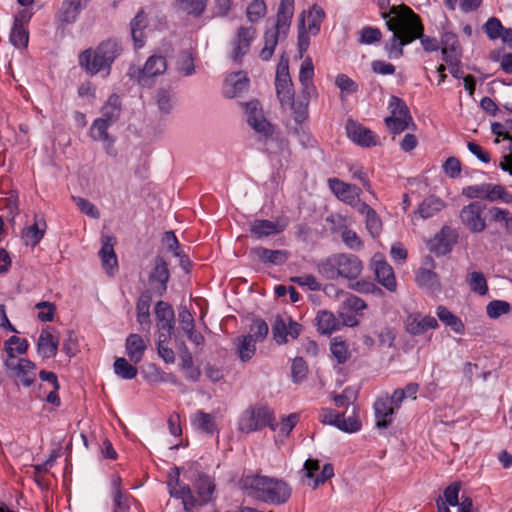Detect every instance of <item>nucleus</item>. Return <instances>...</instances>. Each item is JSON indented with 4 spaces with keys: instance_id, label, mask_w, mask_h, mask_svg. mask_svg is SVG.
Instances as JSON below:
<instances>
[{
    "instance_id": "obj_1",
    "label": "nucleus",
    "mask_w": 512,
    "mask_h": 512,
    "mask_svg": "<svg viewBox=\"0 0 512 512\" xmlns=\"http://www.w3.org/2000/svg\"><path fill=\"white\" fill-rule=\"evenodd\" d=\"M392 17L385 19L387 28L393 32L385 50L390 59H398L403 55V47L416 40L423 32L421 18L411 8L402 4L390 8Z\"/></svg>"
},
{
    "instance_id": "obj_2",
    "label": "nucleus",
    "mask_w": 512,
    "mask_h": 512,
    "mask_svg": "<svg viewBox=\"0 0 512 512\" xmlns=\"http://www.w3.org/2000/svg\"><path fill=\"white\" fill-rule=\"evenodd\" d=\"M194 495L191 487L180 480L179 472L174 479L168 483V492L172 498L181 500L183 509L192 512L194 509L203 507L216 499V484L213 476L206 473H199L193 482Z\"/></svg>"
},
{
    "instance_id": "obj_3",
    "label": "nucleus",
    "mask_w": 512,
    "mask_h": 512,
    "mask_svg": "<svg viewBox=\"0 0 512 512\" xmlns=\"http://www.w3.org/2000/svg\"><path fill=\"white\" fill-rule=\"evenodd\" d=\"M123 48L116 39L102 41L95 49L88 48L78 55L79 66L90 76L104 72L108 76Z\"/></svg>"
},
{
    "instance_id": "obj_4",
    "label": "nucleus",
    "mask_w": 512,
    "mask_h": 512,
    "mask_svg": "<svg viewBox=\"0 0 512 512\" xmlns=\"http://www.w3.org/2000/svg\"><path fill=\"white\" fill-rule=\"evenodd\" d=\"M242 482L249 496L266 503L283 504L291 496L288 485L275 478L248 475Z\"/></svg>"
},
{
    "instance_id": "obj_5",
    "label": "nucleus",
    "mask_w": 512,
    "mask_h": 512,
    "mask_svg": "<svg viewBox=\"0 0 512 512\" xmlns=\"http://www.w3.org/2000/svg\"><path fill=\"white\" fill-rule=\"evenodd\" d=\"M363 270L362 261L354 254L336 253L320 261L317 271L327 280L357 279Z\"/></svg>"
},
{
    "instance_id": "obj_6",
    "label": "nucleus",
    "mask_w": 512,
    "mask_h": 512,
    "mask_svg": "<svg viewBox=\"0 0 512 512\" xmlns=\"http://www.w3.org/2000/svg\"><path fill=\"white\" fill-rule=\"evenodd\" d=\"M238 430L242 433H252L269 427L275 431L278 427L273 410L264 404H256L245 409L239 420Z\"/></svg>"
},
{
    "instance_id": "obj_7",
    "label": "nucleus",
    "mask_w": 512,
    "mask_h": 512,
    "mask_svg": "<svg viewBox=\"0 0 512 512\" xmlns=\"http://www.w3.org/2000/svg\"><path fill=\"white\" fill-rule=\"evenodd\" d=\"M318 418L321 423L335 426L346 433L358 432L362 426L355 406H353L352 415L348 417H345V413L336 412L331 408H322Z\"/></svg>"
},
{
    "instance_id": "obj_8",
    "label": "nucleus",
    "mask_w": 512,
    "mask_h": 512,
    "mask_svg": "<svg viewBox=\"0 0 512 512\" xmlns=\"http://www.w3.org/2000/svg\"><path fill=\"white\" fill-rule=\"evenodd\" d=\"M303 327L290 316L277 314L272 323V335L279 345L286 344L291 339H297L302 333Z\"/></svg>"
},
{
    "instance_id": "obj_9",
    "label": "nucleus",
    "mask_w": 512,
    "mask_h": 512,
    "mask_svg": "<svg viewBox=\"0 0 512 512\" xmlns=\"http://www.w3.org/2000/svg\"><path fill=\"white\" fill-rule=\"evenodd\" d=\"M485 208V204L480 201L463 206L459 215L463 226L472 233L484 231L486 228V220L483 215Z\"/></svg>"
},
{
    "instance_id": "obj_10",
    "label": "nucleus",
    "mask_w": 512,
    "mask_h": 512,
    "mask_svg": "<svg viewBox=\"0 0 512 512\" xmlns=\"http://www.w3.org/2000/svg\"><path fill=\"white\" fill-rule=\"evenodd\" d=\"M244 107L249 126L263 137H271L274 126L265 118L260 102L253 100L245 103Z\"/></svg>"
},
{
    "instance_id": "obj_11",
    "label": "nucleus",
    "mask_w": 512,
    "mask_h": 512,
    "mask_svg": "<svg viewBox=\"0 0 512 512\" xmlns=\"http://www.w3.org/2000/svg\"><path fill=\"white\" fill-rule=\"evenodd\" d=\"M155 318L158 328V337L162 341H170L175 327V313L170 304L158 301L155 305Z\"/></svg>"
},
{
    "instance_id": "obj_12",
    "label": "nucleus",
    "mask_w": 512,
    "mask_h": 512,
    "mask_svg": "<svg viewBox=\"0 0 512 512\" xmlns=\"http://www.w3.org/2000/svg\"><path fill=\"white\" fill-rule=\"evenodd\" d=\"M256 37V28L253 26H241L238 28L231 42V58L234 62L241 63L242 58L249 52L252 42Z\"/></svg>"
},
{
    "instance_id": "obj_13",
    "label": "nucleus",
    "mask_w": 512,
    "mask_h": 512,
    "mask_svg": "<svg viewBox=\"0 0 512 512\" xmlns=\"http://www.w3.org/2000/svg\"><path fill=\"white\" fill-rule=\"evenodd\" d=\"M275 88L282 106H285V102H290L293 99L294 89L287 61H280L277 66Z\"/></svg>"
},
{
    "instance_id": "obj_14",
    "label": "nucleus",
    "mask_w": 512,
    "mask_h": 512,
    "mask_svg": "<svg viewBox=\"0 0 512 512\" xmlns=\"http://www.w3.org/2000/svg\"><path fill=\"white\" fill-rule=\"evenodd\" d=\"M47 230V222L42 214H35L33 223L25 226L21 232L20 237L25 246L32 248L36 247L44 238Z\"/></svg>"
},
{
    "instance_id": "obj_15",
    "label": "nucleus",
    "mask_w": 512,
    "mask_h": 512,
    "mask_svg": "<svg viewBox=\"0 0 512 512\" xmlns=\"http://www.w3.org/2000/svg\"><path fill=\"white\" fill-rule=\"evenodd\" d=\"M458 234L449 226H444L429 242V249L436 255L450 253L457 243Z\"/></svg>"
},
{
    "instance_id": "obj_16",
    "label": "nucleus",
    "mask_w": 512,
    "mask_h": 512,
    "mask_svg": "<svg viewBox=\"0 0 512 512\" xmlns=\"http://www.w3.org/2000/svg\"><path fill=\"white\" fill-rule=\"evenodd\" d=\"M346 132L349 139L359 146L372 147L378 143V136L373 131L354 120L347 121Z\"/></svg>"
},
{
    "instance_id": "obj_17",
    "label": "nucleus",
    "mask_w": 512,
    "mask_h": 512,
    "mask_svg": "<svg viewBox=\"0 0 512 512\" xmlns=\"http://www.w3.org/2000/svg\"><path fill=\"white\" fill-rule=\"evenodd\" d=\"M287 225V220L274 222L266 219H255L250 223L249 231L255 239H262L282 233Z\"/></svg>"
},
{
    "instance_id": "obj_18",
    "label": "nucleus",
    "mask_w": 512,
    "mask_h": 512,
    "mask_svg": "<svg viewBox=\"0 0 512 512\" xmlns=\"http://www.w3.org/2000/svg\"><path fill=\"white\" fill-rule=\"evenodd\" d=\"M438 322L435 317L420 313H411L406 317L405 329L412 336H420L429 329L438 328Z\"/></svg>"
},
{
    "instance_id": "obj_19",
    "label": "nucleus",
    "mask_w": 512,
    "mask_h": 512,
    "mask_svg": "<svg viewBox=\"0 0 512 512\" xmlns=\"http://www.w3.org/2000/svg\"><path fill=\"white\" fill-rule=\"evenodd\" d=\"M12 371L18 379V384L30 387L36 380V364L27 358H20L12 363V366H5Z\"/></svg>"
},
{
    "instance_id": "obj_20",
    "label": "nucleus",
    "mask_w": 512,
    "mask_h": 512,
    "mask_svg": "<svg viewBox=\"0 0 512 512\" xmlns=\"http://www.w3.org/2000/svg\"><path fill=\"white\" fill-rule=\"evenodd\" d=\"M328 186L337 199L347 205H350L362 193L358 186L346 183L338 178H329Z\"/></svg>"
},
{
    "instance_id": "obj_21",
    "label": "nucleus",
    "mask_w": 512,
    "mask_h": 512,
    "mask_svg": "<svg viewBox=\"0 0 512 512\" xmlns=\"http://www.w3.org/2000/svg\"><path fill=\"white\" fill-rule=\"evenodd\" d=\"M169 278L170 273L166 261L162 257H157L154 268L149 276L152 289L162 296L167 290Z\"/></svg>"
},
{
    "instance_id": "obj_22",
    "label": "nucleus",
    "mask_w": 512,
    "mask_h": 512,
    "mask_svg": "<svg viewBox=\"0 0 512 512\" xmlns=\"http://www.w3.org/2000/svg\"><path fill=\"white\" fill-rule=\"evenodd\" d=\"M167 69L166 59L160 55L150 56L144 67L139 69L138 82L142 85H149V79L164 73Z\"/></svg>"
},
{
    "instance_id": "obj_23",
    "label": "nucleus",
    "mask_w": 512,
    "mask_h": 512,
    "mask_svg": "<svg viewBox=\"0 0 512 512\" xmlns=\"http://www.w3.org/2000/svg\"><path fill=\"white\" fill-rule=\"evenodd\" d=\"M374 415L376 426L380 429L388 428L393 422L395 407L392 405L389 395L378 398L374 403Z\"/></svg>"
},
{
    "instance_id": "obj_24",
    "label": "nucleus",
    "mask_w": 512,
    "mask_h": 512,
    "mask_svg": "<svg viewBox=\"0 0 512 512\" xmlns=\"http://www.w3.org/2000/svg\"><path fill=\"white\" fill-rule=\"evenodd\" d=\"M251 254L254 255L262 264H270L281 266L289 258V252L286 250H272L262 246L251 249Z\"/></svg>"
},
{
    "instance_id": "obj_25",
    "label": "nucleus",
    "mask_w": 512,
    "mask_h": 512,
    "mask_svg": "<svg viewBox=\"0 0 512 512\" xmlns=\"http://www.w3.org/2000/svg\"><path fill=\"white\" fill-rule=\"evenodd\" d=\"M59 338L53 336L48 329H43L37 341V353L44 359L53 358L57 355Z\"/></svg>"
},
{
    "instance_id": "obj_26",
    "label": "nucleus",
    "mask_w": 512,
    "mask_h": 512,
    "mask_svg": "<svg viewBox=\"0 0 512 512\" xmlns=\"http://www.w3.org/2000/svg\"><path fill=\"white\" fill-rule=\"evenodd\" d=\"M29 349V342L27 339L20 338L18 336L9 337L4 343V350L7 354V358L4 361L5 366H12V363L19 360L16 354H26Z\"/></svg>"
},
{
    "instance_id": "obj_27",
    "label": "nucleus",
    "mask_w": 512,
    "mask_h": 512,
    "mask_svg": "<svg viewBox=\"0 0 512 512\" xmlns=\"http://www.w3.org/2000/svg\"><path fill=\"white\" fill-rule=\"evenodd\" d=\"M116 242V238L112 235L102 237V247L99 251V256L102 266L107 272L118 266L117 256L114 251Z\"/></svg>"
},
{
    "instance_id": "obj_28",
    "label": "nucleus",
    "mask_w": 512,
    "mask_h": 512,
    "mask_svg": "<svg viewBox=\"0 0 512 512\" xmlns=\"http://www.w3.org/2000/svg\"><path fill=\"white\" fill-rule=\"evenodd\" d=\"M90 0H63L59 10V20L63 23H74L80 12L86 8Z\"/></svg>"
},
{
    "instance_id": "obj_29",
    "label": "nucleus",
    "mask_w": 512,
    "mask_h": 512,
    "mask_svg": "<svg viewBox=\"0 0 512 512\" xmlns=\"http://www.w3.org/2000/svg\"><path fill=\"white\" fill-rule=\"evenodd\" d=\"M294 3V0H280L278 6L275 27L282 31L283 37H286L289 32L294 15Z\"/></svg>"
},
{
    "instance_id": "obj_30",
    "label": "nucleus",
    "mask_w": 512,
    "mask_h": 512,
    "mask_svg": "<svg viewBox=\"0 0 512 512\" xmlns=\"http://www.w3.org/2000/svg\"><path fill=\"white\" fill-rule=\"evenodd\" d=\"M377 281L387 290H396L397 283L392 267L384 260L373 261Z\"/></svg>"
},
{
    "instance_id": "obj_31",
    "label": "nucleus",
    "mask_w": 512,
    "mask_h": 512,
    "mask_svg": "<svg viewBox=\"0 0 512 512\" xmlns=\"http://www.w3.org/2000/svg\"><path fill=\"white\" fill-rule=\"evenodd\" d=\"M152 302V294L146 290L141 293L137 303V322L139 323L142 331H148L151 327L150 319V306Z\"/></svg>"
},
{
    "instance_id": "obj_32",
    "label": "nucleus",
    "mask_w": 512,
    "mask_h": 512,
    "mask_svg": "<svg viewBox=\"0 0 512 512\" xmlns=\"http://www.w3.org/2000/svg\"><path fill=\"white\" fill-rule=\"evenodd\" d=\"M146 349L147 345L139 334L132 333L126 338V354L134 364H138L143 359Z\"/></svg>"
},
{
    "instance_id": "obj_33",
    "label": "nucleus",
    "mask_w": 512,
    "mask_h": 512,
    "mask_svg": "<svg viewBox=\"0 0 512 512\" xmlns=\"http://www.w3.org/2000/svg\"><path fill=\"white\" fill-rule=\"evenodd\" d=\"M249 86V79L246 74L242 72L230 74L224 85V95L228 98H234L247 90Z\"/></svg>"
},
{
    "instance_id": "obj_34",
    "label": "nucleus",
    "mask_w": 512,
    "mask_h": 512,
    "mask_svg": "<svg viewBox=\"0 0 512 512\" xmlns=\"http://www.w3.org/2000/svg\"><path fill=\"white\" fill-rule=\"evenodd\" d=\"M315 323L317 331L323 335H330L340 329V320L330 311H318Z\"/></svg>"
},
{
    "instance_id": "obj_35",
    "label": "nucleus",
    "mask_w": 512,
    "mask_h": 512,
    "mask_svg": "<svg viewBox=\"0 0 512 512\" xmlns=\"http://www.w3.org/2000/svg\"><path fill=\"white\" fill-rule=\"evenodd\" d=\"M313 77L314 65L311 58L308 57L303 60L299 71V81L302 85V92L306 95H314L316 93Z\"/></svg>"
},
{
    "instance_id": "obj_36",
    "label": "nucleus",
    "mask_w": 512,
    "mask_h": 512,
    "mask_svg": "<svg viewBox=\"0 0 512 512\" xmlns=\"http://www.w3.org/2000/svg\"><path fill=\"white\" fill-rule=\"evenodd\" d=\"M312 95H306L301 91V96L295 100L294 98L290 102H285V105H289L293 119L297 124H302L308 118V106Z\"/></svg>"
},
{
    "instance_id": "obj_37",
    "label": "nucleus",
    "mask_w": 512,
    "mask_h": 512,
    "mask_svg": "<svg viewBox=\"0 0 512 512\" xmlns=\"http://www.w3.org/2000/svg\"><path fill=\"white\" fill-rule=\"evenodd\" d=\"M122 110L121 99L119 95L112 94L101 108V119L114 124L118 121Z\"/></svg>"
},
{
    "instance_id": "obj_38",
    "label": "nucleus",
    "mask_w": 512,
    "mask_h": 512,
    "mask_svg": "<svg viewBox=\"0 0 512 512\" xmlns=\"http://www.w3.org/2000/svg\"><path fill=\"white\" fill-rule=\"evenodd\" d=\"M445 208V202L434 195L426 197L418 206L417 213L423 219H428L438 214Z\"/></svg>"
},
{
    "instance_id": "obj_39",
    "label": "nucleus",
    "mask_w": 512,
    "mask_h": 512,
    "mask_svg": "<svg viewBox=\"0 0 512 512\" xmlns=\"http://www.w3.org/2000/svg\"><path fill=\"white\" fill-rule=\"evenodd\" d=\"M281 38L284 39L285 37H283L282 31L278 30L277 27L267 30L264 34V47L261 49L259 57L264 61H268L272 57Z\"/></svg>"
},
{
    "instance_id": "obj_40",
    "label": "nucleus",
    "mask_w": 512,
    "mask_h": 512,
    "mask_svg": "<svg viewBox=\"0 0 512 512\" xmlns=\"http://www.w3.org/2000/svg\"><path fill=\"white\" fill-rule=\"evenodd\" d=\"M130 27L135 47H143L145 39L144 30L147 27V16L143 11L138 12L137 15L131 20Z\"/></svg>"
},
{
    "instance_id": "obj_41",
    "label": "nucleus",
    "mask_w": 512,
    "mask_h": 512,
    "mask_svg": "<svg viewBox=\"0 0 512 512\" xmlns=\"http://www.w3.org/2000/svg\"><path fill=\"white\" fill-rule=\"evenodd\" d=\"M191 423L192 425L196 426L199 430L209 435H213L215 432H217L215 417L202 410H198L191 417Z\"/></svg>"
},
{
    "instance_id": "obj_42",
    "label": "nucleus",
    "mask_w": 512,
    "mask_h": 512,
    "mask_svg": "<svg viewBox=\"0 0 512 512\" xmlns=\"http://www.w3.org/2000/svg\"><path fill=\"white\" fill-rule=\"evenodd\" d=\"M436 315L441 322L450 327L455 333L463 334L464 324L462 320L453 314L448 308L442 305L438 306L436 309Z\"/></svg>"
},
{
    "instance_id": "obj_43",
    "label": "nucleus",
    "mask_w": 512,
    "mask_h": 512,
    "mask_svg": "<svg viewBox=\"0 0 512 512\" xmlns=\"http://www.w3.org/2000/svg\"><path fill=\"white\" fill-rule=\"evenodd\" d=\"M416 283L419 287L430 291L440 289V281L437 273L430 269L420 268L416 274Z\"/></svg>"
},
{
    "instance_id": "obj_44",
    "label": "nucleus",
    "mask_w": 512,
    "mask_h": 512,
    "mask_svg": "<svg viewBox=\"0 0 512 512\" xmlns=\"http://www.w3.org/2000/svg\"><path fill=\"white\" fill-rule=\"evenodd\" d=\"M19 197L18 192L11 190L8 196L0 200V205L6 211L7 219L10 223H14L16 217L19 215Z\"/></svg>"
},
{
    "instance_id": "obj_45",
    "label": "nucleus",
    "mask_w": 512,
    "mask_h": 512,
    "mask_svg": "<svg viewBox=\"0 0 512 512\" xmlns=\"http://www.w3.org/2000/svg\"><path fill=\"white\" fill-rule=\"evenodd\" d=\"M486 200L490 202L501 201L512 204V193L503 185L487 183Z\"/></svg>"
},
{
    "instance_id": "obj_46",
    "label": "nucleus",
    "mask_w": 512,
    "mask_h": 512,
    "mask_svg": "<svg viewBox=\"0 0 512 512\" xmlns=\"http://www.w3.org/2000/svg\"><path fill=\"white\" fill-rule=\"evenodd\" d=\"M112 124L105 121L104 119L97 118L93 121L90 128V135L96 141L102 142H114V139L108 134V128Z\"/></svg>"
},
{
    "instance_id": "obj_47",
    "label": "nucleus",
    "mask_w": 512,
    "mask_h": 512,
    "mask_svg": "<svg viewBox=\"0 0 512 512\" xmlns=\"http://www.w3.org/2000/svg\"><path fill=\"white\" fill-rule=\"evenodd\" d=\"M324 17V10L318 5H313L307 14V19L305 20L307 21V31L312 35L318 34Z\"/></svg>"
},
{
    "instance_id": "obj_48",
    "label": "nucleus",
    "mask_w": 512,
    "mask_h": 512,
    "mask_svg": "<svg viewBox=\"0 0 512 512\" xmlns=\"http://www.w3.org/2000/svg\"><path fill=\"white\" fill-rule=\"evenodd\" d=\"M115 374L125 380L134 379L137 376V368L130 364L124 357L116 358L113 364Z\"/></svg>"
},
{
    "instance_id": "obj_49",
    "label": "nucleus",
    "mask_w": 512,
    "mask_h": 512,
    "mask_svg": "<svg viewBox=\"0 0 512 512\" xmlns=\"http://www.w3.org/2000/svg\"><path fill=\"white\" fill-rule=\"evenodd\" d=\"M330 351L338 364H344L350 358L348 344L341 337H335L331 341Z\"/></svg>"
},
{
    "instance_id": "obj_50",
    "label": "nucleus",
    "mask_w": 512,
    "mask_h": 512,
    "mask_svg": "<svg viewBox=\"0 0 512 512\" xmlns=\"http://www.w3.org/2000/svg\"><path fill=\"white\" fill-rule=\"evenodd\" d=\"M452 42L449 44L448 39L445 41L444 46L441 49L442 59L446 64L455 63L461 60V52L459 49V42L455 36H451Z\"/></svg>"
},
{
    "instance_id": "obj_51",
    "label": "nucleus",
    "mask_w": 512,
    "mask_h": 512,
    "mask_svg": "<svg viewBox=\"0 0 512 512\" xmlns=\"http://www.w3.org/2000/svg\"><path fill=\"white\" fill-rule=\"evenodd\" d=\"M466 282L471 291L484 296L488 293V284L482 272L473 271L468 274Z\"/></svg>"
},
{
    "instance_id": "obj_52",
    "label": "nucleus",
    "mask_w": 512,
    "mask_h": 512,
    "mask_svg": "<svg viewBox=\"0 0 512 512\" xmlns=\"http://www.w3.org/2000/svg\"><path fill=\"white\" fill-rule=\"evenodd\" d=\"M238 356L243 361H249L256 352V341L252 335H246L239 338V344L237 347Z\"/></svg>"
},
{
    "instance_id": "obj_53",
    "label": "nucleus",
    "mask_w": 512,
    "mask_h": 512,
    "mask_svg": "<svg viewBox=\"0 0 512 512\" xmlns=\"http://www.w3.org/2000/svg\"><path fill=\"white\" fill-rule=\"evenodd\" d=\"M10 43L16 48H26L29 42V32L22 24H13L10 36Z\"/></svg>"
},
{
    "instance_id": "obj_54",
    "label": "nucleus",
    "mask_w": 512,
    "mask_h": 512,
    "mask_svg": "<svg viewBox=\"0 0 512 512\" xmlns=\"http://www.w3.org/2000/svg\"><path fill=\"white\" fill-rule=\"evenodd\" d=\"M181 369L185 372L186 379L190 381H197L200 378L201 372L199 368L194 366L193 357L186 349L180 356Z\"/></svg>"
},
{
    "instance_id": "obj_55",
    "label": "nucleus",
    "mask_w": 512,
    "mask_h": 512,
    "mask_svg": "<svg viewBox=\"0 0 512 512\" xmlns=\"http://www.w3.org/2000/svg\"><path fill=\"white\" fill-rule=\"evenodd\" d=\"M388 109L390 111V116L404 117L408 119V121H412L410 110L403 99L392 95L388 102Z\"/></svg>"
},
{
    "instance_id": "obj_56",
    "label": "nucleus",
    "mask_w": 512,
    "mask_h": 512,
    "mask_svg": "<svg viewBox=\"0 0 512 512\" xmlns=\"http://www.w3.org/2000/svg\"><path fill=\"white\" fill-rule=\"evenodd\" d=\"M176 2L182 11L194 17H200L207 5V0H176Z\"/></svg>"
},
{
    "instance_id": "obj_57",
    "label": "nucleus",
    "mask_w": 512,
    "mask_h": 512,
    "mask_svg": "<svg viewBox=\"0 0 512 512\" xmlns=\"http://www.w3.org/2000/svg\"><path fill=\"white\" fill-rule=\"evenodd\" d=\"M267 14V6L264 0L251 1L246 9V17L251 23H257Z\"/></svg>"
},
{
    "instance_id": "obj_58",
    "label": "nucleus",
    "mask_w": 512,
    "mask_h": 512,
    "mask_svg": "<svg viewBox=\"0 0 512 512\" xmlns=\"http://www.w3.org/2000/svg\"><path fill=\"white\" fill-rule=\"evenodd\" d=\"M385 124L393 134H400L409 128L416 129L414 121H408V119L404 117L388 116L385 118Z\"/></svg>"
},
{
    "instance_id": "obj_59",
    "label": "nucleus",
    "mask_w": 512,
    "mask_h": 512,
    "mask_svg": "<svg viewBox=\"0 0 512 512\" xmlns=\"http://www.w3.org/2000/svg\"><path fill=\"white\" fill-rule=\"evenodd\" d=\"M511 305L504 300H493L486 306V313L491 319H497L511 311Z\"/></svg>"
},
{
    "instance_id": "obj_60",
    "label": "nucleus",
    "mask_w": 512,
    "mask_h": 512,
    "mask_svg": "<svg viewBox=\"0 0 512 512\" xmlns=\"http://www.w3.org/2000/svg\"><path fill=\"white\" fill-rule=\"evenodd\" d=\"M308 373V366L302 357H296L291 364V378L293 383L302 382Z\"/></svg>"
},
{
    "instance_id": "obj_61",
    "label": "nucleus",
    "mask_w": 512,
    "mask_h": 512,
    "mask_svg": "<svg viewBox=\"0 0 512 512\" xmlns=\"http://www.w3.org/2000/svg\"><path fill=\"white\" fill-rule=\"evenodd\" d=\"M484 33L490 40H496L501 37L504 26L496 17H490L482 27Z\"/></svg>"
},
{
    "instance_id": "obj_62",
    "label": "nucleus",
    "mask_w": 512,
    "mask_h": 512,
    "mask_svg": "<svg viewBox=\"0 0 512 512\" xmlns=\"http://www.w3.org/2000/svg\"><path fill=\"white\" fill-rule=\"evenodd\" d=\"M365 227L373 238L378 237L382 232V221L374 209L366 214Z\"/></svg>"
},
{
    "instance_id": "obj_63",
    "label": "nucleus",
    "mask_w": 512,
    "mask_h": 512,
    "mask_svg": "<svg viewBox=\"0 0 512 512\" xmlns=\"http://www.w3.org/2000/svg\"><path fill=\"white\" fill-rule=\"evenodd\" d=\"M382 38V33L379 28L366 26L359 32L358 42L360 44L371 45L379 42Z\"/></svg>"
},
{
    "instance_id": "obj_64",
    "label": "nucleus",
    "mask_w": 512,
    "mask_h": 512,
    "mask_svg": "<svg viewBox=\"0 0 512 512\" xmlns=\"http://www.w3.org/2000/svg\"><path fill=\"white\" fill-rule=\"evenodd\" d=\"M269 332L268 324L265 320L256 318L252 321V324L250 325V334L253 336V339L256 342L263 341Z\"/></svg>"
}]
</instances>
